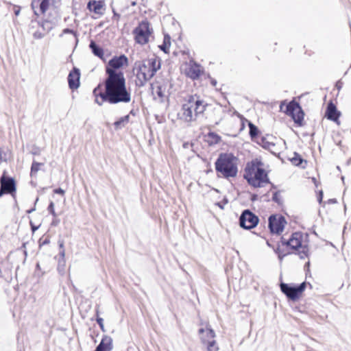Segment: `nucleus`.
Instances as JSON below:
<instances>
[{
    "label": "nucleus",
    "instance_id": "1",
    "mask_svg": "<svg viewBox=\"0 0 351 351\" xmlns=\"http://www.w3.org/2000/svg\"><path fill=\"white\" fill-rule=\"evenodd\" d=\"M128 59L125 55L112 58L106 67L108 77L105 81V92L102 93L98 86L93 90L95 102L99 106L104 101L110 104L129 103L131 94L127 90L123 73L119 69L128 66Z\"/></svg>",
    "mask_w": 351,
    "mask_h": 351
},
{
    "label": "nucleus",
    "instance_id": "2",
    "mask_svg": "<svg viewBox=\"0 0 351 351\" xmlns=\"http://www.w3.org/2000/svg\"><path fill=\"white\" fill-rule=\"evenodd\" d=\"M243 176L248 184L255 188L263 187L269 182L265 165L258 158L247 163Z\"/></svg>",
    "mask_w": 351,
    "mask_h": 351
},
{
    "label": "nucleus",
    "instance_id": "3",
    "mask_svg": "<svg viewBox=\"0 0 351 351\" xmlns=\"http://www.w3.org/2000/svg\"><path fill=\"white\" fill-rule=\"evenodd\" d=\"M206 109L205 103L196 95L190 96L182 104L178 113V118L184 123H191L195 121L199 114Z\"/></svg>",
    "mask_w": 351,
    "mask_h": 351
},
{
    "label": "nucleus",
    "instance_id": "4",
    "mask_svg": "<svg viewBox=\"0 0 351 351\" xmlns=\"http://www.w3.org/2000/svg\"><path fill=\"white\" fill-rule=\"evenodd\" d=\"M160 69V60L152 58L136 63V84L143 86Z\"/></svg>",
    "mask_w": 351,
    "mask_h": 351
},
{
    "label": "nucleus",
    "instance_id": "5",
    "mask_svg": "<svg viewBox=\"0 0 351 351\" xmlns=\"http://www.w3.org/2000/svg\"><path fill=\"white\" fill-rule=\"evenodd\" d=\"M216 171L225 178L235 177L237 174V158L230 153L221 154L215 162Z\"/></svg>",
    "mask_w": 351,
    "mask_h": 351
},
{
    "label": "nucleus",
    "instance_id": "6",
    "mask_svg": "<svg viewBox=\"0 0 351 351\" xmlns=\"http://www.w3.org/2000/svg\"><path fill=\"white\" fill-rule=\"evenodd\" d=\"M282 242L291 249L297 250L300 258H304L307 256L308 249L304 236L301 232H296L293 233L289 240H285L282 238Z\"/></svg>",
    "mask_w": 351,
    "mask_h": 351
},
{
    "label": "nucleus",
    "instance_id": "7",
    "mask_svg": "<svg viewBox=\"0 0 351 351\" xmlns=\"http://www.w3.org/2000/svg\"><path fill=\"white\" fill-rule=\"evenodd\" d=\"M199 335L203 344L206 346L207 351H218L219 348L215 339V332L208 326H206L205 328L199 330Z\"/></svg>",
    "mask_w": 351,
    "mask_h": 351
},
{
    "label": "nucleus",
    "instance_id": "8",
    "mask_svg": "<svg viewBox=\"0 0 351 351\" xmlns=\"http://www.w3.org/2000/svg\"><path fill=\"white\" fill-rule=\"evenodd\" d=\"M152 33V29H150L149 23L143 21L134 30L136 42L140 45H145L149 42Z\"/></svg>",
    "mask_w": 351,
    "mask_h": 351
},
{
    "label": "nucleus",
    "instance_id": "9",
    "mask_svg": "<svg viewBox=\"0 0 351 351\" xmlns=\"http://www.w3.org/2000/svg\"><path fill=\"white\" fill-rule=\"evenodd\" d=\"M285 112L292 117L295 123L301 125L304 119V112L297 102L291 101L287 104Z\"/></svg>",
    "mask_w": 351,
    "mask_h": 351
},
{
    "label": "nucleus",
    "instance_id": "10",
    "mask_svg": "<svg viewBox=\"0 0 351 351\" xmlns=\"http://www.w3.org/2000/svg\"><path fill=\"white\" fill-rule=\"evenodd\" d=\"M287 221L282 215H271L269 218V228L272 233L280 234L284 230Z\"/></svg>",
    "mask_w": 351,
    "mask_h": 351
},
{
    "label": "nucleus",
    "instance_id": "11",
    "mask_svg": "<svg viewBox=\"0 0 351 351\" xmlns=\"http://www.w3.org/2000/svg\"><path fill=\"white\" fill-rule=\"evenodd\" d=\"M305 287V282H302L298 287H291L285 283L280 284V289L282 292L293 300H295L298 298V295L304 290Z\"/></svg>",
    "mask_w": 351,
    "mask_h": 351
},
{
    "label": "nucleus",
    "instance_id": "12",
    "mask_svg": "<svg viewBox=\"0 0 351 351\" xmlns=\"http://www.w3.org/2000/svg\"><path fill=\"white\" fill-rule=\"evenodd\" d=\"M258 222V218L248 210H245L240 217V225L245 229L254 228Z\"/></svg>",
    "mask_w": 351,
    "mask_h": 351
},
{
    "label": "nucleus",
    "instance_id": "13",
    "mask_svg": "<svg viewBox=\"0 0 351 351\" xmlns=\"http://www.w3.org/2000/svg\"><path fill=\"white\" fill-rule=\"evenodd\" d=\"M0 197L4 193H12L16 191V184L14 179L5 176V173L0 178Z\"/></svg>",
    "mask_w": 351,
    "mask_h": 351
},
{
    "label": "nucleus",
    "instance_id": "14",
    "mask_svg": "<svg viewBox=\"0 0 351 351\" xmlns=\"http://www.w3.org/2000/svg\"><path fill=\"white\" fill-rule=\"evenodd\" d=\"M184 73L193 80L197 79L201 74L200 66L193 61L184 64Z\"/></svg>",
    "mask_w": 351,
    "mask_h": 351
},
{
    "label": "nucleus",
    "instance_id": "15",
    "mask_svg": "<svg viewBox=\"0 0 351 351\" xmlns=\"http://www.w3.org/2000/svg\"><path fill=\"white\" fill-rule=\"evenodd\" d=\"M104 5V2L102 1H90L87 5V8L97 15H102Z\"/></svg>",
    "mask_w": 351,
    "mask_h": 351
},
{
    "label": "nucleus",
    "instance_id": "16",
    "mask_svg": "<svg viewBox=\"0 0 351 351\" xmlns=\"http://www.w3.org/2000/svg\"><path fill=\"white\" fill-rule=\"evenodd\" d=\"M68 82L70 88L76 89L80 85V72L78 69H74L68 76Z\"/></svg>",
    "mask_w": 351,
    "mask_h": 351
},
{
    "label": "nucleus",
    "instance_id": "17",
    "mask_svg": "<svg viewBox=\"0 0 351 351\" xmlns=\"http://www.w3.org/2000/svg\"><path fill=\"white\" fill-rule=\"evenodd\" d=\"M112 348V339L106 335L102 338L95 351H111Z\"/></svg>",
    "mask_w": 351,
    "mask_h": 351
},
{
    "label": "nucleus",
    "instance_id": "18",
    "mask_svg": "<svg viewBox=\"0 0 351 351\" xmlns=\"http://www.w3.org/2000/svg\"><path fill=\"white\" fill-rule=\"evenodd\" d=\"M339 114V112L337 110L336 106L332 103H330L327 107L326 117L330 120L337 122Z\"/></svg>",
    "mask_w": 351,
    "mask_h": 351
},
{
    "label": "nucleus",
    "instance_id": "19",
    "mask_svg": "<svg viewBox=\"0 0 351 351\" xmlns=\"http://www.w3.org/2000/svg\"><path fill=\"white\" fill-rule=\"evenodd\" d=\"M90 48L92 49L93 53L100 58H103L104 51L98 47L94 41H91L90 43Z\"/></svg>",
    "mask_w": 351,
    "mask_h": 351
},
{
    "label": "nucleus",
    "instance_id": "20",
    "mask_svg": "<svg viewBox=\"0 0 351 351\" xmlns=\"http://www.w3.org/2000/svg\"><path fill=\"white\" fill-rule=\"evenodd\" d=\"M129 119H130L129 115H126L123 117H121V119H119L118 121H117L114 123L115 128L117 129L122 128L123 126H124L126 123H128L129 122Z\"/></svg>",
    "mask_w": 351,
    "mask_h": 351
},
{
    "label": "nucleus",
    "instance_id": "21",
    "mask_svg": "<svg viewBox=\"0 0 351 351\" xmlns=\"http://www.w3.org/2000/svg\"><path fill=\"white\" fill-rule=\"evenodd\" d=\"M170 46V38L168 36H165L164 38L163 44L162 45H160L159 47L161 49V50H162L165 53H168Z\"/></svg>",
    "mask_w": 351,
    "mask_h": 351
},
{
    "label": "nucleus",
    "instance_id": "22",
    "mask_svg": "<svg viewBox=\"0 0 351 351\" xmlns=\"http://www.w3.org/2000/svg\"><path fill=\"white\" fill-rule=\"evenodd\" d=\"M43 165V163L33 162L31 167V174H36L39 170L40 167Z\"/></svg>",
    "mask_w": 351,
    "mask_h": 351
},
{
    "label": "nucleus",
    "instance_id": "23",
    "mask_svg": "<svg viewBox=\"0 0 351 351\" xmlns=\"http://www.w3.org/2000/svg\"><path fill=\"white\" fill-rule=\"evenodd\" d=\"M208 137L211 139L213 143H218L221 141V137L214 132L208 133Z\"/></svg>",
    "mask_w": 351,
    "mask_h": 351
},
{
    "label": "nucleus",
    "instance_id": "24",
    "mask_svg": "<svg viewBox=\"0 0 351 351\" xmlns=\"http://www.w3.org/2000/svg\"><path fill=\"white\" fill-rule=\"evenodd\" d=\"M49 5V0H41V2L40 3V8L42 12V13H44L46 12V10L48 9Z\"/></svg>",
    "mask_w": 351,
    "mask_h": 351
},
{
    "label": "nucleus",
    "instance_id": "25",
    "mask_svg": "<svg viewBox=\"0 0 351 351\" xmlns=\"http://www.w3.org/2000/svg\"><path fill=\"white\" fill-rule=\"evenodd\" d=\"M249 128H250V134L252 137H254L257 135V128L253 125L252 123H249Z\"/></svg>",
    "mask_w": 351,
    "mask_h": 351
},
{
    "label": "nucleus",
    "instance_id": "26",
    "mask_svg": "<svg viewBox=\"0 0 351 351\" xmlns=\"http://www.w3.org/2000/svg\"><path fill=\"white\" fill-rule=\"evenodd\" d=\"M96 313H97V315H99V311L98 310H97ZM96 320H97V322L98 323V324L99 325V327L101 329V330L102 331H105L104 324V319L101 317H99V316H97Z\"/></svg>",
    "mask_w": 351,
    "mask_h": 351
},
{
    "label": "nucleus",
    "instance_id": "27",
    "mask_svg": "<svg viewBox=\"0 0 351 351\" xmlns=\"http://www.w3.org/2000/svg\"><path fill=\"white\" fill-rule=\"evenodd\" d=\"M47 210L53 216V217H57V214L56 213L54 209V203L53 202H50Z\"/></svg>",
    "mask_w": 351,
    "mask_h": 351
},
{
    "label": "nucleus",
    "instance_id": "28",
    "mask_svg": "<svg viewBox=\"0 0 351 351\" xmlns=\"http://www.w3.org/2000/svg\"><path fill=\"white\" fill-rule=\"evenodd\" d=\"M156 94L160 98H163L165 97V93L162 91V88L158 86L156 90Z\"/></svg>",
    "mask_w": 351,
    "mask_h": 351
},
{
    "label": "nucleus",
    "instance_id": "29",
    "mask_svg": "<svg viewBox=\"0 0 351 351\" xmlns=\"http://www.w3.org/2000/svg\"><path fill=\"white\" fill-rule=\"evenodd\" d=\"M54 193H57V194H60L62 195H63L64 194V191L63 189H62L61 188H58V189H56L54 190Z\"/></svg>",
    "mask_w": 351,
    "mask_h": 351
},
{
    "label": "nucleus",
    "instance_id": "30",
    "mask_svg": "<svg viewBox=\"0 0 351 351\" xmlns=\"http://www.w3.org/2000/svg\"><path fill=\"white\" fill-rule=\"evenodd\" d=\"M34 37L37 39H40L43 37V35L40 32H35L34 34Z\"/></svg>",
    "mask_w": 351,
    "mask_h": 351
},
{
    "label": "nucleus",
    "instance_id": "31",
    "mask_svg": "<svg viewBox=\"0 0 351 351\" xmlns=\"http://www.w3.org/2000/svg\"><path fill=\"white\" fill-rule=\"evenodd\" d=\"M62 33H63V34H73L74 36H75V33H74V32H73V30H71V29H67V28H66V29H64L63 30Z\"/></svg>",
    "mask_w": 351,
    "mask_h": 351
},
{
    "label": "nucleus",
    "instance_id": "32",
    "mask_svg": "<svg viewBox=\"0 0 351 351\" xmlns=\"http://www.w3.org/2000/svg\"><path fill=\"white\" fill-rule=\"evenodd\" d=\"M302 159H300V158H299V159H298V158H293V162L295 165H300V164L302 162Z\"/></svg>",
    "mask_w": 351,
    "mask_h": 351
},
{
    "label": "nucleus",
    "instance_id": "33",
    "mask_svg": "<svg viewBox=\"0 0 351 351\" xmlns=\"http://www.w3.org/2000/svg\"><path fill=\"white\" fill-rule=\"evenodd\" d=\"M60 222V220L58 219L56 217H54V219L51 222V225L56 226Z\"/></svg>",
    "mask_w": 351,
    "mask_h": 351
},
{
    "label": "nucleus",
    "instance_id": "34",
    "mask_svg": "<svg viewBox=\"0 0 351 351\" xmlns=\"http://www.w3.org/2000/svg\"><path fill=\"white\" fill-rule=\"evenodd\" d=\"M322 197H323V193H322V191H320L319 192V197H318V201H319V203L322 202Z\"/></svg>",
    "mask_w": 351,
    "mask_h": 351
},
{
    "label": "nucleus",
    "instance_id": "35",
    "mask_svg": "<svg viewBox=\"0 0 351 351\" xmlns=\"http://www.w3.org/2000/svg\"><path fill=\"white\" fill-rule=\"evenodd\" d=\"M60 255L62 257V258H64L65 256V251H64V249H62L60 251Z\"/></svg>",
    "mask_w": 351,
    "mask_h": 351
},
{
    "label": "nucleus",
    "instance_id": "36",
    "mask_svg": "<svg viewBox=\"0 0 351 351\" xmlns=\"http://www.w3.org/2000/svg\"><path fill=\"white\" fill-rule=\"evenodd\" d=\"M59 247L61 250L64 249V242L63 241L59 242Z\"/></svg>",
    "mask_w": 351,
    "mask_h": 351
},
{
    "label": "nucleus",
    "instance_id": "37",
    "mask_svg": "<svg viewBox=\"0 0 351 351\" xmlns=\"http://www.w3.org/2000/svg\"><path fill=\"white\" fill-rule=\"evenodd\" d=\"M211 84H212L213 86H215V85H216V84H217L216 80H212V81H211Z\"/></svg>",
    "mask_w": 351,
    "mask_h": 351
},
{
    "label": "nucleus",
    "instance_id": "38",
    "mask_svg": "<svg viewBox=\"0 0 351 351\" xmlns=\"http://www.w3.org/2000/svg\"><path fill=\"white\" fill-rule=\"evenodd\" d=\"M113 12H114V16H117V17H119V14H117L114 11H113Z\"/></svg>",
    "mask_w": 351,
    "mask_h": 351
},
{
    "label": "nucleus",
    "instance_id": "39",
    "mask_svg": "<svg viewBox=\"0 0 351 351\" xmlns=\"http://www.w3.org/2000/svg\"><path fill=\"white\" fill-rule=\"evenodd\" d=\"M283 106H284V104H281V105H280V109H281V110H283Z\"/></svg>",
    "mask_w": 351,
    "mask_h": 351
},
{
    "label": "nucleus",
    "instance_id": "40",
    "mask_svg": "<svg viewBox=\"0 0 351 351\" xmlns=\"http://www.w3.org/2000/svg\"><path fill=\"white\" fill-rule=\"evenodd\" d=\"M274 199H277V197H276V195L274 196Z\"/></svg>",
    "mask_w": 351,
    "mask_h": 351
},
{
    "label": "nucleus",
    "instance_id": "41",
    "mask_svg": "<svg viewBox=\"0 0 351 351\" xmlns=\"http://www.w3.org/2000/svg\"><path fill=\"white\" fill-rule=\"evenodd\" d=\"M274 199H277V197H276V195L274 196Z\"/></svg>",
    "mask_w": 351,
    "mask_h": 351
},
{
    "label": "nucleus",
    "instance_id": "42",
    "mask_svg": "<svg viewBox=\"0 0 351 351\" xmlns=\"http://www.w3.org/2000/svg\"><path fill=\"white\" fill-rule=\"evenodd\" d=\"M48 242H49L48 241H45L44 242V243H47Z\"/></svg>",
    "mask_w": 351,
    "mask_h": 351
}]
</instances>
